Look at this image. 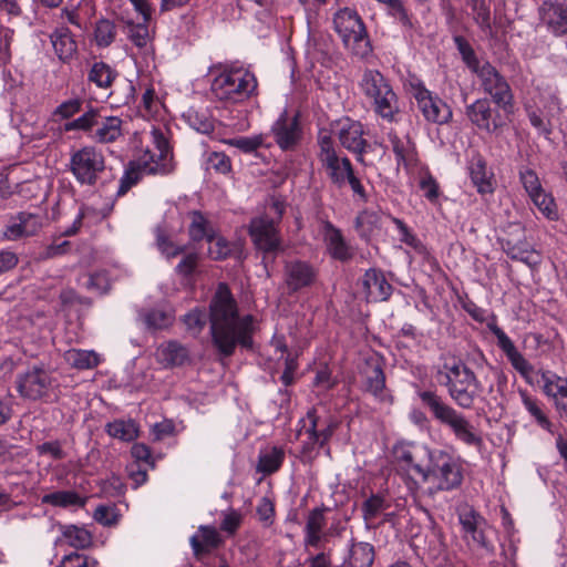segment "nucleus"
<instances>
[{
    "mask_svg": "<svg viewBox=\"0 0 567 567\" xmlns=\"http://www.w3.org/2000/svg\"><path fill=\"white\" fill-rule=\"evenodd\" d=\"M156 358L166 368L182 367L189 361V352L179 342L168 341L157 348Z\"/></svg>",
    "mask_w": 567,
    "mask_h": 567,
    "instance_id": "31",
    "label": "nucleus"
},
{
    "mask_svg": "<svg viewBox=\"0 0 567 567\" xmlns=\"http://www.w3.org/2000/svg\"><path fill=\"white\" fill-rule=\"evenodd\" d=\"M423 482L432 483L426 494L434 497L439 492H451L463 482V466L458 458L443 450H433L429 454Z\"/></svg>",
    "mask_w": 567,
    "mask_h": 567,
    "instance_id": "5",
    "label": "nucleus"
},
{
    "mask_svg": "<svg viewBox=\"0 0 567 567\" xmlns=\"http://www.w3.org/2000/svg\"><path fill=\"white\" fill-rule=\"evenodd\" d=\"M117 76V72L105 62H95L89 71L87 79L97 87L109 89Z\"/></svg>",
    "mask_w": 567,
    "mask_h": 567,
    "instance_id": "40",
    "label": "nucleus"
},
{
    "mask_svg": "<svg viewBox=\"0 0 567 567\" xmlns=\"http://www.w3.org/2000/svg\"><path fill=\"white\" fill-rule=\"evenodd\" d=\"M334 135L342 147L355 154L359 163L364 162V154L370 146L364 138V128L361 122L349 117L341 118L334 124Z\"/></svg>",
    "mask_w": 567,
    "mask_h": 567,
    "instance_id": "18",
    "label": "nucleus"
},
{
    "mask_svg": "<svg viewBox=\"0 0 567 567\" xmlns=\"http://www.w3.org/2000/svg\"><path fill=\"white\" fill-rule=\"evenodd\" d=\"M491 332L497 339L498 348L505 353L506 358L513 368L527 381L534 371L533 365L524 358V355L516 349L511 338L497 324H489Z\"/></svg>",
    "mask_w": 567,
    "mask_h": 567,
    "instance_id": "24",
    "label": "nucleus"
},
{
    "mask_svg": "<svg viewBox=\"0 0 567 567\" xmlns=\"http://www.w3.org/2000/svg\"><path fill=\"white\" fill-rule=\"evenodd\" d=\"M116 37V27L114 22L109 19H100L96 21L94 29V39L96 45L100 48L110 47Z\"/></svg>",
    "mask_w": 567,
    "mask_h": 567,
    "instance_id": "50",
    "label": "nucleus"
},
{
    "mask_svg": "<svg viewBox=\"0 0 567 567\" xmlns=\"http://www.w3.org/2000/svg\"><path fill=\"white\" fill-rule=\"evenodd\" d=\"M62 536L71 547L76 549H84L92 543L90 532L75 525L63 526Z\"/></svg>",
    "mask_w": 567,
    "mask_h": 567,
    "instance_id": "44",
    "label": "nucleus"
},
{
    "mask_svg": "<svg viewBox=\"0 0 567 567\" xmlns=\"http://www.w3.org/2000/svg\"><path fill=\"white\" fill-rule=\"evenodd\" d=\"M144 321L148 328L163 329L172 323V317L161 309H152L146 312Z\"/></svg>",
    "mask_w": 567,
    "mask_h": 567,
    "instance_id": "56",
    "label": "nucleus"
},
{
    "mask_svg": "<svg viewBox=\"0 0 567 567\" xmlns=\"http://www.w3.org/2000/svg\"><path fill=\"white\" fill-rule=\"evenodd\" d=\"M302 126L299 113L289 114L285 110L274 122L270 135L281 151H293L302 140Z\"/></svg>",
    "mask_w": 567,
    "mask_h": 567,
    "instance_id": "19",
    "label": "nucleus"
},
{
    "mask_svg": "<svg viewBox=\"0 0 567 567\" xmlns=\"http://www.w3.org/2000/svg\"><path fill=\"white\" fill-rule=\"evenodd\" d=\"M50 39L53 49L61 61H70L75 55L78 45L69 28H56L50 35Z\"/></svg>",
    "mask_w": 567,
    "mask_h": 567,
    "instance_id": "34",
    "label": "nucleus"
},
{
    "mask_svg": "<svg viewBox=\"0 0 567 567\" xmlns=\"http://www.w3.org/2000/svg\"><path fill=\"white\" fill-rule=\"evenodd\" d=\"M99 122H100L99 111L91 109L87 112H85L83 115H81L80 117H78L71 122H68L64 125V130L66 132L79 130V131L92 133L94 131L93 128L95 127V124H97Z\"/></svg>",
    "mask_w": 567,
    "mask_h": 567,
    "instance_id": "51",
    "label": "nucleus"
},
{
    "mask_svg": "<svg viewBox=\"0 0 567 567\" xmlns=\"http://www.w3.org/2000/svg\"><path fill=\"white\" fill-rule=\"evenodd\" d=\"M241 523V515L236 511H229L224 514L220 529L229 535H234Z\"/></svg>",
    "mask_w": 567,
    "mask_h": 567,
    "instance_id": "64",
    "label": "nucleus"
},
{
    "mask_svg": "<svg viewBox=\"0 0 567 567\" xmlns=\"http://www.w3.org/2000/svg\"><path fill=\"white\" fill-rule=\"evenodd\" d=\"M154 233H155L157 248L167 258H173V257H176V256L185 252L186 246L175 245L169 239L167 231L163 225H157L154 229Z\"/></svg>",
    "mask_w": 567,
    "mask_h": 567,
    "instance_id": "47",
    "label": "nucleus"
},
{
    "mask_svg": "<svg viewBox=\"0 0 567 567\" xmlns=\"http://www.w3.org/2000/svg\"><path fill=\"white\" fill-rule=\"evenodd\" d=\"M268 209L274 216L265 214L255 217L248 226V234L255 248L264 254V262H266L269 255L272 256L274 260L276 255L284 250L278 224L285 213V205L282 202L274 199Z\"/></svg>",
    "mask_w": 567,
    "mask_h": 567,
    "instance_id": "6",
    "label": "nucleus"
},
{
    "mask_svg": "<svg viewBox=\"0 0 567 567\" xmlns=\"http://www.w3.org/2000/svg\"><path fill=\"white\" fill-rule=\"evenodd\" d=\"M145 173L134 162L130 161L126 165L122 177L120 178L118 189L116 196H124L133 186H135Z\"/></svg>",
    "mask_w": 567,
    "mask_h": 567,
    "instance_id": "46",
    "label": "nucleus"
},
{
    "mask_svg": "<svg viewBox=\"0 0 567 567\" xmlns=\"http://www.w3.org/2000/svg\"><path fill=\"white\" fill-rule=\"evenodd\" d=\"M410 93L415 99L417 109L426 121L440 125L451 121V107L439 96L433 95L422 82H411Z\"/></svg>",
    "mask_w": 567,
    "mask_h": 567,
    "instance_id": "15",
    "label": "nucleus"
},
{
    "mask_svg": "<svg viewBox=\"0 0 567 567\" xmlns=\"http://www.w3.org/2000/svg\"><path fill=\"white\" fill-rule=\"evenodd\" d=\"M519 178L529 197L543 189L537 174L530 168L520 169Z\"/></svg>",
    "mask_w": 567,
    "mask_h": 567,
    "instance_id": "58",
    "label": "nucleus"
},
{
    "mask_svg": "<svg viewBox=\"0 0 567 567\" xmlns=\"http://www.w3.org/2000/svg\"><path fill=\"white\" fill-rule=\"evenodd\" d=\"M502 249L513 260H519L530 267L542 262V257L526 240L525 228L522 224H511L505 235L499 238Z\"/></svg>",
    "mask_w": 567,
    "mask_h": 567,
    "instance_id": "14",
    "label": "nucleus"
},
{
    "mask_svg": "<svg viewBox=\"0 0 567 567\" xmlns=\"http://www.w3.org/2000/svg\"><path fill=\"white\" fill-rule=\"evenodd\" d=\"M318 159L331 184L337 188L349 185L353 194L361 202L367 203L368 195L364 186L355 175L351 161L347 156L340 157L338 155L331 134L321 131L318 135Z\"/></svg>",
    "mask_w": 567,
    "mask_h": 567,
    "instance_id": "2",
    "label": "nucleus"
},
{
    "mask_svg": "<svg viewBox=\"0 0 567 567\" xmlns=\"http://www.w3.org/2000/svg\"><path fill=\"white\" fill-rule=\"evenodd\" d=\"M420 188L426 199L434 203L440 196V187L431 174H425L420 179Z\"/></svg>",
    "mask_w": 567,
    "mask_h": 567,
    "instance_id": "59",
    "label": "nucleus"
},
{
    "mask_svg": "<svg viewBox=\"0 0 567 567\" xmlns=\"http://www.w3.org/2000/svg\"><path fill=\"white\" fill-rule=\"evenodd\" d=\"M437 375L440 384L446 388L457 406L466 410L474 406L476 398L482 392V384L463 361L445 362Z\"/></svg>",
    "mask_w": 567,
    "mask_h": 567,
    "instance_id": "4",
    "label": "nucleus"
},
{
    "mask_svg": "<svg viewBox=\"0 0 567 567\" xmlns=\"http://www.w3.org/2000/svg\"><path fill=\"white\" fill-rule=\"evenodd\" d=\"M151 134L153 148L143 151L134 162L146 175H168L175 168L171 145L159 130H153Z\"/></svg>",
    "mask_w": 567,
    "mask_h": 567,
    "instance_id": "11",
    "label": "nucleus"
},
{
    "mask_svg": "<svg viewBox=\"0 0 567 567\" xmlns=\"http://www.w3.org/2000/svg\"><path fill=\"white\" fill-rule=\"evenodd\" d=\"M317 277V269L308 261L293 259L284 266V284L290 295L311 287Z\"/></svg>",
    "mask_w": 567,
    "mask_h": 567,
    "instance_id": "21",
    "label": "nucleus"
},
{
    "mask_svg": "<svg viewBox=\"0 0 567 567\" xmlns=\"http://www.w3.org/2000/svg\"><path fill=\"white\" fill-rule=\"evenodd\" d=\"M257 79L244 68H226L212 82V92L219 101L239 103L257 91Z\"/></svg>",
    "mask_w": 567,
    "mask_h": 567,
    "instance_id": "8",
    "label": "nucleus"
},
{
    "mask_svg": "<svg viewBox=\"0 0 567 567\" xmlns=\"http://www.w3.org/2000/svg\"><path fill=\"white\" fill-rule=\"evenodd\" d=\"M187 330L194 336L199 334L207 322V315L204 309L195 308L183 317Z\"/></svg>",
    "mask_w": 567,
    "mask_h": 567,
    "instance_id": "54",
    "label": "nucleus"
},
{
    "mask_svg": "<svg viewBox=\"0 0 567 567\" xmlns=\"http://www.w3.org/2000/svg\"><path fill=\"white\" fill-rule=\"evenodd\" d=\"M105 431L110 436L125 442L138 436V429L133 420H115L106 424Z\"/></svg>",
    "mask_w": 567,
    "mask_h": 567,
    "instance_id": "39",
    "label": "nucleus"
},
{
    "mask_svg": "<svg viewBox=\"0 0 567 567\" xmlns=\"http://www.w3.org/2000/svg\"><path fill=\"white\" fill-rule=\"evenodd\" d=\"M306 420L308 421V426L306 427L308 441L302 446V453L311 454L317 446L323 447L329 442L339 427L340 422L331 415L321 421L315 408L307 412Z\"/></svg>",
    "mask_w": 567,
    "mask_h": 567,
    "instance_id": "17",
    "label": "nucleus"
},
{
    "mask_svg": "<svg viewBox=\"0 0 567 567\" xmlns=\"http://www.w3.org/2000/svg\"><path fill=\"white\" fill-rule=\"evenodd\" d=\"M460 523L464 536L467 538L471 536L472 542L475 546L483 548L487 551L493 550V545L487 540L481 525L483 518L474 511H468L460 514Z\"/></svg>",
    "mask_w": 567,
    "mask_h": 567,
    "instance_id": "28",
    "label": "nucleus"
},
{
    "mask_svg": "<svg viewBox=\"0 0 567 567\" xmlns=\"http://www.w3.org/2000/svg\"><path fill=\"white\" fill-rule=\"evenodd\" d=\"M389 141L399 164L409 165L414 161V146L409 138H400L396 134L390 133Z\"/></svg>",
    "mask_w": 567,
    "mask_h": 567,
    "instance_id": "45",
    "label": "nucleus"
},
{
    "mask_svg": "<svg viewBox=\"0 0 567 567\" xmlns=\"http://www.w3.org/2000/svg\"><path fill=\"white\" fill-rule=\"evenodd\" d=\"M210 244L208 248V254L212 259L214 260H223L228 258L234 249L236 248V245L228 241L226 238L216 236L213 239V241H208Z\"/></svg>",
    "mask_w": 567,
    "mask_h": 567,
    "instance_id": "53",
    "label": "nucleus"
},
{
    "mask_svg": "<svg viewBox=\"0 0 567 567\" xmlns=\"http://www.w3.org/2000/svg\"><path fill=\"white\" fill-rule=\"evenodd\" d=\"M362 390L371 394L377 401L391 404L393 396L386 388L384 374V359L378 353L368 355L360 368Z\"/></svg>",
    "mask_w": 567,
    "mask_h": 567,
    "instance_id": "12",
    "label": "nucleus"
},
{
    "mask_svg": "<svg viewBox=\"0 0 567 567\" xmlns=\"http://www.w3.org/2000/svg\"><path fill=\"white\" fill-rule=\"evenodd\" d=\"M493 100L482 97L465 107V116L471 124L488 134L498 132L505 125L499 112L502 107L493 106Z\"/></svg>",
    "mask_w": 567,
    "mask_h": 567,
    "instance_id": "16",
    "label": "nucleus"
},
{
    "mask_svg": "<svg viewBox=\"0 0 567 567\" xmlns=\"http://www.w3.org/2000/svg\"><path fill=\"white\" fill-rule=\"evenodd\" d=\"M540 18L555 35L567 34V4L545 1L540 7Z\"/></svg>",
    "mask_w": 567,
    "mask_h": 567,
    "instance_id": "27",
    "label": "nucleus"
},
{
    "mask_svg": "<svg viewBox=\"0 0 567 567\" xmlns=\"http://www.w3.org/2000/svg\"><path fill=\"white\" fill-rule=\"evenodd\" d=\"M122 124L123 121L117 116H102L100 114V122L95 124V130L90 134V137L101 144L113 143L123 135Z\"/></svg>",
    "mask_w": 567,
    "mask_h": 567,
    "instance_id": "32",
    "label": "nucleus"
},
{
    "mask_svg": "<svg viewBox=\"0 0 567 567\" xmlns=\"http://www.w3.org/2000/svg\"><path fill=\"white\" fill-rule=\"evenodd\" d=\"M285 458V452L281 447L274 446L268 451L260 453L257 471L269 475L279 470Z\"/></svg>",
    "mask_w": 567,
    "mask_h": 567,
    "instance_id": "41",
    "label": "nucleus"
},
{
    "mask_svg": "<svg viewBox=\"0 0 567 567\" xmlns=\"http://www.w3.org/2000/svg\"><path fill=\"white\" fill-rule=\"evenodd\" d=\"M519 394L522 396L524 408L535 419L538 425H540L543 429L548 430L551 423L543 410V403L539 402L536 398L530 396L526 391L522 390L519 391Z\"/></svg>",
    "mask_w": 567,
    "mask_h": 567,
    "instance_id": "49",
    "label": "nucleus"
},
{
    "mask_svg": "<svg viewBox=\"0 0 567 567\" xmlns=\"http://www.w3.org/2000/svg\"><path fill=\"white\" fill-rule=\"evenodd\" d=\"M71 243L69 240L54 241L45 247V249L41 252L40 257L42 259L55 258L58 256L65 255L69 251Z\"/></svg>",
    "mask_w": 567,
    "mask_h": 567,
    "instance_id": "63",
    "label": "nucleus"
},
{
    "mask_svg": "<svg viewBox=\"0 0 567 567\" xmlns=\"http://www.w3.org/2000/svg\"><path fill=\"white\" fill-rule=\"evenodd\" d=\"M321 233L327 251L331 258L341 262H347L353 258L352 247L348 244L341 230L331 221L326 220L322 223Z\"/></svg>",
    "mask_w": 567,
    "mask_h": 567,
    "instance_id": "23",
    "label": "nucleus"
},
{
    "mask_svg": "<svg viewBox=\"0 0 567 567\" xmlns=\"http://www.w3.org/2000/svg\"><path fill=\"white\" fill-rule=\"evenodd\" d=\"M145 23L126 22L127 37L138 48H144L148 41V28Z\"/></svg>",
    "mask_w": 567,
    "mask_h": 567,
    "instance_id": "55",
    "label": "nucleus"
},
{
    "mask_svg": "<svg viewBox=\"0 0 567 567\" xmlns=\"http://www.w3.org/2000/svg\"><path fill=\"white\" fill-rule=\"evenodd\" d=\"M65 361L75 369H93L100 363L99 355L94 351L71 349L64 353Z\"/></svg>",
    "mask_w": 567,
    "mask_h": 567,
    "instance_id": "38",
    "label": "nucleus"
},
{
    "mask_svg": "<svg viewBox=\"0 0 567 567\" xmlns=\"http://www.w3.org/2000/svg\"><path fill=\"white\" fill-rule=\"evenodd\" d=\"M476 76L480 80L481 87L488 94L494 104L502 107L504 112H509L513 107V93L506 79L488 61H483Z\"/></svg>",
    "mask_w": 567,
    "mask_h": 567,
    "instance_id": "13",
    "label": "nucleus"
},
{
    "mask_svg": "<svg viewBox=\"0 0 567 567\" xmlns=\"http://www.w3.org/2000/svg\"><path fill=\"white\" fill-rule=\"evenodd\" d=\"M42 227L40 217L28 212H20L12 216L3 230V237L8 240H18L31 237L39 233Z\"/></svg>",
    "mask_w": 567,
    "mask_h": 567,
    "instance_id": "25",
    "label": "nucleus"
},
{
    "mask_svg": "<svg viewBox=\"0 0 567 567\" xmlns=\"http://www.w3.org/2000/svg\"><path fill=\"white\" fill-rule=\"evenodd\" d=\"M379 217L373 212H361L354 221V227L363 239H369L373 231L378 228Z\"/></svg>",
    "mask_w": 567,
    "mask_h": 567,
    "instance_id": "52",
    "label": "nucleus"
},
{
    "mask_svg": "<svg viewBox=\"0 0 567 567\" xmlns=\"http://www.w3.org/2000/svg\"><path fill=\"white\" fill-rule=\"evenodd\" d=\"M389 507L390 504L383 496L372 494L361 505L362 517L367 524H372Z\"/></svg>",
    "mask_w": 567,
    "mask_h": 567,
    "instance_id": "43",
    "label": "nucleus"
},
{
    "mask_svg": "<svg viewBox=\"0 0 567 567\" xmlns=\"http://www.w3.org/2000/svg\"><path fill=\"white\" fill-rule=\"evenodd\" d=\"M374 560V547L370 543H352L347 559L348 567H371Z\"/></svg>",
    "mask_w": 567,
    "mask_h": 567,
    "instance_id": "37",
    "label": "nucleus"
},
{
    "mask_svg": "<svg viewBox=\"0 0 567 567\" xmlns=\"http://www.w3.org/2000/svg\"><path fill=\"white\" fill-rule=\"evenodd\" d=\"M327 507H316L309 512L305 526V545L307 547H319L323 537V528L327 524Z\"/></svg>",
    "mask_w": 567,
    "mask_h": 567,
    "instance_id": "30",
    "label": "nucleus"
},
{
    "mask_svg": "<svg viewBox=\"0 0 567 567\" xmlns=\"http://www.w3.org/2000/svg\"><path fill=\"white\" fill-rule=\"evenodd\" d=\"M210 334L223 357L234 354L236 347L252 349V317H239L237 302L228 286L219 284L209 305Z\"/></svg>",
    "mask_w": 567,
    "mask_h": 567,
    "instance_id": "1",
    "label": "nucleus"
},
{
    "mask_svg": "<svg viewBox=\"0 0 567 567\" xmlns=\"http://www.w3.org/2000/svg\"><path fill=\"white\" fill-rule=\"evenodd\" d=\"M468 172L478 193L488 194L493 192L491 175L486 169V163L482 156L476 155L472 157Z\"/></svg>",
    "mask_w": 567,
    "mask_h": 567,
    "instance_id": "36",
    "label": "nucleus"
},
{
    "mask_svg": "<svg viewBox=\"0 0 567 567\" xmlns=\"http://www.w3.org/2000/svg\"><path fill=\"white\" fill-rule=\"evenodd\" d=\"M223 544V538L213 526L202 525L196 534L190 537V546L195 556L210 554Z\"/></svg>",
    "mask_w": 567,
    "mask_h": 567,
    "instance_id": "29",
    "label": "nucleus"
},
{
    "mask_svg": "<svg viewBox=\"0 0 567 567\" xmlns=\"http://www.w3.org/2000/svg\"><path fill=\"white\" fill-rule=\"evenodd\" d=\"M190 219L188 226V235L193 241H213L215 238V229L212 223L199 210H193L188 214Z\"/></svg>",
    "mask_w": 567,
    "mask_h": 567,
    "instance_id": "35",
    "label": "nucleus"
},
{
    "mask_svg": "<svg viewBox=\"0 0 567 567\" xmlns=\"http://www.w3.org/2000/svg\"><path fill=\"white\" fill-rule=\"evenodd\" d=\"M542 390L560 416L567 415V378L550 371L540 372Z\"/></svg>",
    "mask_w": 567,
    "mask_h": 567,
    "instance_id": "22",
    "label": "nucleus"
},
{
    "mask_svg": "<svg viewBox=\"0 0 567 567\" xmlns=\"http://www.w3.org/2000/svg\"><path fill=\"white\" fill-rule=\"evenodd\" d=\"M42 504L58 507L83 506L84 501L74 491H56L42 496Z\"/></svg>",
    "mask_w": 567,
    "mask_h": 567,
    "instance_id": "42",
    "label": "nucleus"
},
{
    "mask_svg": "<svg viewBox=\"0 0 567 567\" xmlns=\"http://www.w3.org/2000/svg\"><path fill=\"white\" fill-rule=\"evenodd\" d=\"M538 210L548 219L557 220L559 217L558 208L551 194L543 188L529 197Z\"/></svg>",
    "mask_w": 567,
    "mask_h": 567,
    "instance_id": "48",
    "label": "nucleus"
},
{
    "mask_svg": "<svg viewBox=\"0 0 567 567\" xmlns=\"http://www.w3.org/2000/svg\"><path fill=\"white\" fill-rule=\"evenodd\" d=\"M431 452H433V450H430L426 446L401 449L396 451V460L408 471L413 470L423 478L426 470V464H423V461L425 458L429 461V454H431Z\"/></svg>",
    "mask_w": 567,
    "mask_h": 567,
    "instance_id": "33",
    "label": "nucleus"
},
{
    "mask_svg": "<svg viewBox=\"0 0 567 567\" xmlns=\"http://www.w3.org/2000/svg\"><path fill=\"white\" fill-rule=\"evenodd\" d=\"M417 395L423 405L431 412L433 419L447 426L456 440L468 446L482 447L483 439L466 416L449 404L436 391L424 390L417 392Z\"/></svg>",
    "mask_w": 567,
    "mask_h": 567,
    "instance_id": "3",
    "label": "nucleus"
},
{
    "mask_svg": "<svg viewBox=\"0 0 567 567\" xmlns=\"http://www.w3.org/2000/svg\"><path fill=\"white\" fill-rule=\"evenodd\" d=\"M333 28L343 45L352 54L364 58L371 52L372 48L365 25L355 9L348 7L339 9L333 14Z\"/></svg>",
    "mask_w": 567,
    "mask_h": 567,
    "instance_id": "9",
    "label": "nucleus"
},
{
    "mask_svg": "<svg viewBox=\"0 0 567 567\" xmlns=\"http://www.w3.org/2000/svg\"><path fill=\"white\" fill-rule=\"evenodd\" d=\"M69 171L82 186H95L105 171V157L95 146H83L70 155Z\"/></svg>",
    "mask_w": 567,
    "mask_h": 567,
    "instance_id": "10",
    "label": "nucleus"
},
{
    "mask_svg": "<svg viewBox=\"0 0 567 567\" xmlns=\"http://www.w3.org/2000/svg\"><path fill=\"white\" fill-rule=\"evenodd\" d=\"M17 390L19 394L28 400H40L45 398L52 388V377L42 367H32L24 373L17 377Z\"/></svg>",
    "mask_w": 567,
    "mask_h": 567,
    "instance_id": "20",
    "label": "nucleus"
},
{
    "mask_svg": "<svg viewBox=\"0 0 567 567\" xmlns=\"http://www.w3.org/2000/svg\"><path fill=\"white\" fill-rule=\"evenodd\" d=\"M362 287L368 301H385L392 295V286L382 271L370 268L362 278Z\"/></svg>",
    "mask_w": 567,
    "mask_h": 567,
    "instance_id": "26",
    "label": "nucleus"
},
{
    "mask_svg": "<svg viewBox=\"0 0 567 567\" xmlns=\"http://www.w3.org/2000/svg\"><path fill=\"white\" fill-rule=\"evenodd\" d=\"M261 137H236L228 140L227 143L244 153H252L261 145Z\"/></svg>",
    "mask_w": 567,
    "mask_h": 567,
    "instance_id": "62",
    "label": "nucleus"
},
{
    "mask_svg": "<svg viewBox=\"0 0 567 567\" xmlns=\"http://www.w3.org/2000/svg\"><path fill=\"white\" fill-rule=\"evenodd\" d=\"M208 169H214L219 174H228L231 171L230 158L220 152H213L207 158Z\"/></svg>",
    "mask_w": 567,
    "mask_h": 567,
    "instance_id": "57",
    "label": "nucleus"
},
{
    "mask_svg": "<svg viewBox=\"0 0 567 567\" xmlns=\"http://www.w3.org/2000/svg\"><path fill=\"white\" fill-rule=\"evenodd\" d=\"M198 259L199 257L196 252L186 254L176 266V272L185 278L193 276L197 268Z\"/></svg>",
    "mask_w": 567,
    "mask_h": 567,
    "instance_id": "60",
    "label": "nucleus"
},
{
    "mask_svg": "<svg viewBox=\"0 0 567 567\" xmlns=\"http://www.w3.org/2000/svg\"><path fill=\"white\" fill-rule=\"evenodd\" d=\"M385 3L391 14L396 18L404 27L412 28V21L401 0H379Z\"/></svg>",
    "mask_w": 567,
    "mask_h": 567,
    "instance_id": "61",
    "label": "nucleus"
},
{
    "mask_svg": "<svg viewBox=\"0 0 567 567\" xmlns=\"http://www.w3.org/2000/svg\"><path fill=\"white\" fill-rule=\"evenodd\" d=\"M364 96L370 101L377 115L389 123L398 122L399 99L389 80L378 70H367L360 81Z\"/></svg>",
    "mask_w": 567,
    "mask_h": 567,
    "instance_id": "7",
    "label": "nucleus"
}]
</instances>
